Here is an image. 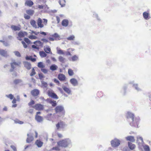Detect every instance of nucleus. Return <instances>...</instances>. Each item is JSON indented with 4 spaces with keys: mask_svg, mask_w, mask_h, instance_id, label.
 Wrapping results in <instances>:
<instances>
[{
    "mask_svg": "<svg viewBox=\"0 0 151 151\" xmlns=\"http://www.w3.org/2000/svg\"><path fill=\"white\" fill-rule=\"evenodd\" d=\"M55 112L56 113H63L64 114L65 111L63 107L61 106H57L55 109Z\"/></svg>",
    "mask_w": 151,
    "mask_h": 151,
    "instance_id": "nucleus-6",
    "label": "nucleus"
},
{
    "mask_svg": "<svg viewBox=\"0 0 151 151\" xmlns=\"http://www.w3.org/2000/svg\"><path fill=\"white\" fill-rule=\"evenodd\" d=\"M43 23L45 25H46L47 24V19H43Z\"/></svg>",
    "mask_w": 151,
    "mask_h": 151,
    "instance_id": "nucleus-60",
    "label": "nucleus"
},
{
    "mask_svg": "<svg viewBox=\"0 0 151 151\" xmlns=\"http://www.w3.org/2000/svg\"><path fill=\"white\" fill-rule=\"evenodd\" d=\"M0 54L5 57L8 56L7 51L4 50L0 49Z\"/></svg>",
    "mask_w": 151,
    "mask_h": 151,
    "instance_id": "nucleus-20",
    "label": "nucleus"
},
{
    "mask_svg": "<svg viewBox=\"0 0 151 151\" xmlns=\"http://www.w3.org/2000/svg\"><path fill=\"white\" fill-rule=\"evenodd\" d=\"M35 103V101L32 100H31L28 103V105L29 106L34 105Z\"/></svg>",
    "mask_w": 151,
    "mask_h": 151,
    "instance_id": "nucleus-51",
    "label": "nucleus"
},
{
    "mask_svg": "<svg viewBox=\"0 0 151 151\" xmlns=\"http://www.w3.org/2000/svg\"><path fill=\"white\" fill-rule=\"evenodd\" d=\"M59 3L61 6L63 7L65 6L66 1L65 0H60Z\"/></svg>",
    "mask_w": 151,
    "mask_h": 151,
    "instance_id": "nucleus-30",
    "label": "nucleus"
},
{
    "mask_svg": "<svg viewBox=\"0 0 151 151\" xmlns=\"http://www.w3.org/2000/svg\"><path fill=\"white\" fill-rule=\"evenodd\" d=\"M24 18L26 19H29L30 18V16H29L27 15L26 14H24Z\"/></svg>",
    "mask_w": 151,
    "mask_h": 151,
    "instance_id": "nucleus-56",
    "label": "nucleus"
},
{
    "mask_svg": "<svg viewBox=\"0 0 151 151\" xmlns=\"http://www.w3.org/2000/svg\"><path fill=\"white\" fill-rule=\"evenodd\" d=\"M143 16L145 19L146 20L148 19L149 18V14L146 12H144L143 14Z\"/></svg>",
    "mask_w": 151,
    "mask_h": 151,
    "instance_id": "nucleus-27",
    "label": "nucleus"
},
{
    "mask_svg": "<svg viewBox=\"0 0 151 151\" xmlns=\"http://www.w3.org/2000/svg\"><path fill=\"white\" fill-rule=\"evenodd\" d=\"M127 118L128 119H132V121L134 122V115L133 114L130 112H128L127 114Z\"/></svg>",
    "mask_w": 151,
    "mask_h": 151,
    "instance_id": "nucleus-12",
    "label": "nucleus"
},
{
    "mask_svg": "<svg viewBox=\"0 0 151 151\" xmlns=\"http://www.w3.org/2000/svg\"><path fill=\"white\" fill-rule=\"evenodd\" d=\"M57 52L58 54L60 55H64L65 54V52H64L63 50L60 49L58 50H57Z\"/></svg>",
    "mask_w": 151,
    "mask_h": 151,
    "instance_id": "nucleus-42",
    "label": "nucleus"
},
{
    "mask_svg": "<svg viewBox=\"0 0 151 151\" xmlns=\"http://www.w3.org/2000/svg\"><path fill=\"white\" fill-rule=\"evenodd\" d=\"M36 74V72L34 68H33L32 70V72L30 74V76H31L35 75Z\"/></svg>",
    "mask_w": 151,
    "mask_h": 151,
    "instance_id": "nucleus-47",
    "label": "nucleus"
},
{
    "mask_svg": "<svg viewBox=\"0 0 151 151\" xmlns=\"http://www.w3.org/2000/svg\"><path fill=\"white\" fill-rule=\"evenodd\" d=\"M70 143V141L67 139L62 140L58 142V144L60 146L65 147L68 146Z\"/></svg>",
    "mask_w": 151,
    "mask_h": 151,
    "instance_id": "nucleus-1",
    "label": "nucleus"
},
{
    "mask_svg": "<svg viewBox=\"0 0 151 151\" xmlns=\"http://www.w3.org/2000/svg\"><path fill=\"white\" fill-rule=\"evenodd\" d=\"M11 147L13 150L14 151H17V150L15 146L13 145L11 146Z\"/></svg>",
    "mask_w": 151,
    "mask_h": 151,
    "instance_id": "nucleus-57",
    "label": "nucleus"
},
{
    "mask_svg": "<svg viewBox=\"0 0 151 151\" xmlns=\"http://www.w3.org/2000/svg\"><path fill=\"white\" fill-rule=\"evenodd\" d=\"M31 34H35L36 35H37L38 34L40 33L39 32H36L34 31H31Z\"/></svg>",
    "mask_w": 151,
    "mask_h": 151,
    "instance_id": "nucleus-55",
    "label": "nucleus"
},
{
    "mask_svg": "<svg viewBox=\"0 0 151 151\" xmlns=\"http://www.w3.org/2000/svg\"><path fill=\"white\" fill-rule=\"evenodd\" d=\"M52 150H56L59 151L60 150V149L58 147H55L52 148Z\"/></svg>",
    "mask_w": 151,
    "mask_h": 151,
    "instance_id": "nucleus-58",
    "label": "nucleus"
},
{
    "mask_svg": "<svg viewBox=\"0 0 151 151\" xmlns=\"http://www.w3.org/2000/svg\"><path fill=\"white\" fill-rule=\"evenodd\" d=\"M22 43L24 47V48H27V45L25 42L24 41H22L21 42Z\"/></svg>",
    "mask_w": 151,
    "mask_h": 151,
    "instance_id": "nucleus-52",
    "label": "nucleus"
},
{
    "mask_svg": "<svg viewBox=\"0 0 151 151\" xmlns=\"http://www.w3.org/2000/svg\"><path fill=\"white\" fill-rule=\"evenodd\" d=\"M56 20L58 23H59L60 22V18L58 16L56 17Z\"/></svg>",
    "mask_w": 151,
    "mask_h": 151,
    "instance_id": "nucleus-62",
    "label": "nucleus"
},
{
    "mask_svg": "<svg viewBox=\"0 0 151 151\" xmlns=\"http://www.w3.org/2000/svg\"><path fill=\"white\" fill-rule=\"evenodd\" d=\"M44 50L47 53L49 54L50 53H52L51 52V49L48 46H45L44 48Z\"/></svg>",
    "mask_w": 151,
    "mask_h": 151,
    "instance_id": "nucleus-17",
    "label": "nucleus"
},
{
    "mask_svg": "<svg viewBox=\"0 0 151 151\" xmlns=\"http://www.w3.org/2000/svg\"><path fill=\"white\" fill-rule=\"evenodd\" d=\"M58 67V66L55 64L51 65L50 67V69L51 70L54 71L56 70Z\"/></svg>",
    "mask_w": 151,
    "mask_h": 151,
    "instance_id": "nucleus-31",
    "label": "nucleus"
},
{
    "mask_svg": "<svg viewBox=\"0 0 151 151\" xmlns=\"http://www.w3.org/2000/svg\"><path fill=\"white\" fill-rule=\"evenodd\" d=\"M37 66L38 67L41 68V69L42 68H44L45 67V65H44L43 63L42 62H40L38 63Z\"/></svg>",
    "mask_w": 151,
    "mask_h": 151,
    "instance_id": "nucleus-35",
    "label": "nucleus"
},
{
    "mask_svg": "<svg viewBox=\"0 0 151 151\" xmlns=\"http://www.w3.org/2000/svg\"><path fill=\"white\" fill-rule=\"evenodd\" d=\"M27 135L28 137L26 140L27 142L28 143H30L33 140L34 138L31 134H27Z\"/></svg>",
    "mask_w": 151,
    "mask_h": 151,
    "instance_id": "nucleus-13",
    "label": "nucleus"
},
{
    "mask_svg": "<svg viewBox=\"0 0 151 151\" xmlns=\"http://www.w3.org/2000/svg\"><path fill=\"white\" fill-rule=\"evenodd\" d=\"M54 81L55 83L58 84H60L59 81L57 79H56V78L54 79Z\"/></svg>",
    "mask_w": 151,
    "mask_h": 151,
    "instance_id": "nucleus-61",
    "label": "nucleus"
},
{
    "mask_svg": "<svg viewBox=\"0 0 151 151\" xmlns=\"http://www.w3.org/2000/svg\"><path fill=\"white\" fill-rule=\"evenodd\" d=\"M47 95L51 98L55 99H58V96L53 91L50 89L47 92Z\"/></svg>",
    "mask_w": 151,
    "mask_h": 151,
    "instance_id": "nucleus-3",
    "label": "nucleus"
},
{
    "mask_svg": "<svg viewBox=\"0 0 151 151\" xmlns=\"http://www.w3.org/2000/svg\"><path fill=\"white\" fill-rule=\"evenodd\" d=\"M78 57L76 55H74L71 58L72 60L73 61H75L78 60Z\"/></svg>",
    "mask_w": 151,
    "mask_h": 151,
    "instance_id": "nucleus-43",
    "label": "nucleus"
},
{
    "mask_svg": "<svg viewBox=\"0 0 151 151\" xmlns=\"http://www.w3.org/2000/svg\"><path fill=\"white\" fill-rule=\"evenodd\" d=\"M28 38L31 40H35L38 39V37L36 36L33 35H30L28 37Z\"/></svg>",
    "mask_w": 151,
    "mask_h": 151,
    "instance_id": "nucleus-40",
    "label": "nucleus"
},
{
    "mask_svg": "<svg viewBox=\"0 0 151 151\" xmlns=\"http://www.w3.org/2000/svg\"><path fill=\"white\" fill-rule=\"evenodd\" d=\"M52 37L54 38L55 40H59L60 36L57 33H55L52 35Z\"/></svg>",
    "mask_w": 151,
    "mask_h": 151,
    "instance_id": "nucleus-33",
    "label": "nucleus"
},
{
    "mask_svg": "<svg viewBox=\"0 0 151 151\" xmlns=\"http://www.w3.org/2000/svg\"><path fill=\"white\" fill-rule=\"evenodd\" d=\"M42 85L43 87L45 88L47 87L48 86L47 83L44 81L42 82Z\"/></svg>",
    "mask_w": 151,
    "mask_h": 151,
    "instance_id": "nucleus-48",
    "label": "nucleus"
},
{
    "mask_svg": "<svg viewBox=\"0 0 151 151\" xmlns=\"http://www.w3.org/2000/svg\"><path fill=\"white\" fill-rule=\"evenodd\" d=\"M24 40L28 45L30 44L31 43L30 40L27 38H24Z\"/></svg>",
    "mask_w": 151,
    "mask_h": 151,
    "instance_id": "nucleus-41",
    "label": "nucleus"
},
{
    "mask_svg": "<svg viewBox=\"0 0 151 151\" xmlns=\"http://www.w3.org/2000/svg\"><path fill=\"white\" fill-rule=\"evenodd\" d=\"M128 145L129 148L131 150H133L136 147L135 145L134 144L130 142H128Z\"/></svg>",
    "mask_w": 151,
    "mask_h": 151,
    "instance_id": "nucleus-23",
    "label": "nucleus"
},
{
    "mask_svg": "<svg viewBox=\"0 0 151 151\" xmlns=\"http://www.w3.org/2000/svg\"><path fill=\"white\" fill-rule=\"evenodd\" d=\"M30 23L33 27L36 28L37 27L36 22L34 20H32L30 22Z\"/></svg>",
    "mask_w": 151,
    "mask_h": 151,
    "instance_id": "nucleus-34",
    "label": "nucleus"
},
{
    "mask_svg": "<svg viewBox=\"0 0 151 151\" xmlns=\"http://www.w3.org/2000/svg\"><path fill=\"white\" fill-rule=\"evenodd\" d=\"M14 53L15 55L17 57H21V54L20 52L18 51H15L14 52Z\"/></svg>",
    "mask_w": 151,
    "mask_h": 151,
    "instance_id": "nucleus-50",
    "label": "nucleus"
},
{
    "mask_svg": "<svg viewBox=\"0 0 151 151\" xmlns=\"http://www.w3.org/2000/svg\"><path fill=\"white\" fill-rule=\"evenodd\" d=\"M144 149L145 151H150V148L148 145H145L143 146Z\"/></svg>",
    "mask_w": 151,
    "mask_h": 151,
    "instance_id": "nucleus-38",
    "label": "nucleus"
},
{
    "mask_svg": "<svg viewBox=\"0 0 151 151\" xmlns=\"http://www.w3.org/2000/svg\"><path fill=\"white\" fill-rule=\"evenodd\" d=\"M34 4L33 2L31 0H27L25 2V5L31 7Z\"/></svg>",
    "mask_w": 151,
    "mask_h": 151,
    "instance_id": "nucleus-15",
    "label": "nucleus"
},
{
    "mask_svg": "<svg viewBox=\"0 0 151 151\" xmlns=\"http://www.w3.org/2000/svg\"><path fill=\"white\" fill-rule=\"evenodd\" d=\"M11 28L12 30L16 31H19L21 29L20 26H17L15 25H12L11 26Z\"/></svg>",
    "mask_w": 151,
    "mask_h": 151,
    "instance_id": "nucleus-18",
    "label": "nucleus"
},
{
    "mask_svg": "<svg viewBox=\"0 0 151 151\" xmlns=\"http://www.w3.org/2000/svg\"><path fill=\"white\" fill-rule=\"evenodd\" d=\"M31 94L33 96H37L39 94V91L37 89H34L31 91Z\"/></svg>",
    "mask_w": 151,
    "mask_h": 151,
    "instance_id": "nucleus-11",
    "label": "nucleus"
},
{
    "mask_svg": "<svg viewBox=\"0 0 151 151\" xmlns=\"http://www.w3.org/2000/svg\"><path fill=\"white\" fill-rule=\"evenodd\" d=\"M39 54L42 57H45L47 55L43 51L40 52Z\"/></svg>",
    "mask_w": 151,
    "mask_h": 151,
    "instance_id": "nucleus-37",
    "label": "nucleus"
},
{
    "mask_svg": "<svg viewBox=\"0 0 151 151\" xmlns=\"http://www.w3.org/2000/svg\"><path fill=\"white\" fill-rule=\"evenodd\" d=\"M24 67L28 70H29L31 68V64L28 62H25L24 64Z\"/></svg>",
    "mask_w": 151,
    "mask_h": 151,
    "instance_id": "nucleus-25",
    "label": "nucleus"
},
{
    "mask_svg": "<svg viewBox=\"0 0 151 151\" xmlns=\"http://www.w3.org/2000/svg\"><path fill=\"white\" fill-rule=\"evenodd\" d=\"M32 107L34 108L36 110L38 111L42 110L44 109V107L43 105L41 104H35V105L32 106Z\"/></svg>",
    "mask_w": 151,
    "mask_h": 151,
    "instance_id": "nucleus-8",
    "label": "nucleus"
},
{
    "mask_svg": "<svg viewBox=\"0 0 151 151\" xmlns=\"http://www.w3.org/2000/svg\"><path fill=\"white\" fill-rule=\"evenodd\" d=\"M68 73L69 75L70 76H72L73 75L74 73L73 71L71 69L68 70Z\"/></svg>",
    "mask_w": 151,
    "mask_h": 151,
    "instance_id": "nucleus-44",
    "label": "nucleus"
},
{
    "mask_svg": "<svg viewBox=\"0 0 151 151\" xmlns=\"http://www.w3.org/2000/svg\"><path fill=\"white\" fill-rule=\"evenodd\" d=\"M70 83L74 86H76L78 84L77 80L74 78H72L70 80Z\"/></svg>",
    "mask_w": 151,
    "mask_h": 151,
    "instance_id": "nucleus-16",
    "label": "nucleus"
},
{
    "mask_svg": "<svg viewBox=\"0 0 151 151\" xmlns=\"http://www.w3.org/2000/svg\"><path fill=\"white\" fill-rule=\"evenodd\" d=\"M49 103L51 104L52 106L53 107H55L57 105L56 102L55 101L50 100L49 101Z\"/></svg>",
    "mask_w": 151,
    "mask_h": 151,
    "instance_id": "nucleus-32",
    "label": "nucleus"
},
{
    "mask_svg": "<svg viewBox=\"0 0 151 151\" xmlns=\"http://www.w3.org/2000/svg\"><path fill=\"white\" fill-rule=\"evenodd\" d=\"M32 58V56H27L26 57V59L27 60H31V59Z\"/></svg>",
    "mask_w": 151,
    "mask_h": 151,
    "instance_id": "nucleus-64",
    "label": "nucleus"
},
{
    "mask_svg": "<svg viewBox=\"0 0 151 151\" xmlns=\"http://www.w3.org/2000/svg\"><path fill=\"white\" fill-rule=\"evenodd\" d=\"M16 123H18V124H23V122H22V121H20L19 120L16 121Z\"/></svg>",
    "mask_w": 151,
    "mask_h": 151,
    "instance_id": "nucleus-63",
    "label": "nucleus"
},
{
    "mask_svg": "<svg viewBox=\"0 0 151 151\" xmlns=\"http://www.w3.org/2000/svg\"><path fill=\"white\" fill-rule=\"evenodd\" d=\"M66 126L65 123L63 121H60L56 125L57 129L58 130L64 129Z\"/></svg>",
    "mask_w": 151,
    "mask_h": 151,
    "instance_id": "nucleus-4",
    "label": "nucleus"
},
{
    "mask_svg": "<svg viewBox=\"0 0 151 151\" xmlns=\"http://www.w3.org/2000/svg\"><path fill=\"white\" fill-rule=\"evenodd\" d=\"M6 96L8 98H9L11 100L13 99L14 98V96L13 95H12V94H10L9 95H6Z\"/></svg>",
    "mask_w": 151,
    "mask_h": 151,
    "instance_id": "nucleus-49",
    "label": "nucleus"
},
{
    "mask_svg": "<svg viewBox=\"0 0 151 151\" xmlns=\"http://www.w3.org/2000/svg\"><path fill=\"white\" fill-rule=\"evenodd\" d=\"M58 78L60 81H64L65 80L66 77L64 74H60L58 75Z\"/></svg>",
    "mask_w": 151,
    "mask_h": 151,
    "instance_id": "nucleus-14",
    "label": "nucleus"
},
{
    "mask_svg": "<svg viewBox=\"0 0 151 151\" xmlns=\"http://www.w3.org/2000/svg\"><path fill=\"white\" fill-rule=\"evenodd\" d=\"M137 142L139 145L141 143H143L144 142L143 139L141 137H137Z\"/></svg>",
    "mask_w": 151,
    "mask_h": 151,
    "instance_id": "nucleus-22",
    "label": "nucleus"
},
{
    "mask_svg": "<svg viewBox=\"0 0 151 151\" xmlns=\"http://www.w3.org/2000/svg\"><path fill=\"white\" fill-rule=\"evenodd\" d=\"M125 139L127 141H129L132 142H134L135 141L134 137L132 136H129L126 137Z\"/></svg>",
    "mask_w": 151,
    "mask_h": 151,
    "instance_id": "nucleus-10",
    "label": "nucleus"
},
{
    "mask_svg": "<svg viewBox=\"0 0 151 151\" xmlns=\"http://www.w3.org/2000/svg\"><path fill=\"white\" fill-rule=\"evenodd\" d=\"M35 45H32V48L38 50L40 47H42L43 46V43L39 40H37L33 42Z\"/></svg>",
    "mask_w": 151,
    "mask_h": 151,
    "instance_id": "nucleus-2",
    "label": "nucleus"
},
{
    "mask_svg": "<svg viewBox=\"0 0 151 151\" xmlns=\"http://www.w3.org/2000/svg\"><path fill=\"white\" fill-rule=\"evenodd\" d=\"M22 80L20 79H16L15 80H14L13 81V83L15 85H16L17 84L19 83L22 82Z\"/></svg>",
    "mask_w": 151,
    "mask_h": 151,
    "instance_id": "nucleus-36",
    "label": "nucleus"
},
{
    "mask_svg": "<svg viewBox=\"0 0 151 151\" xmlns=\"http://www.w3.org/2000/svg\"><path fill=\"white\" fill-rule=\"evenodd\" d=\"M26 12L27 14L30 15H32L34 13V11L32 10H27Z\"/></svg>",
    "mask_w": 151,
    "mask_h": 151,
    "instance_id": "nucleus-39",
    "label": "nucleus"
},
{
    "mask_svg": "<svg viewBox=\"0 0 151 151\" xmlns=\"http://www.w3.org/2000/svg\"><path fill=\"white\" fill-rule=\"evenodd\" d=\"M41 71L44 73H47V70L46 69L44 68H42L41 69Z\"/></svg>",
    "mask_w": 151,
    "mask_h": 151,
    "instance_id": "nucleus-54",
    "label": "nucleus"
},
{
    "mask_svg": "<svg viewBox=\"0 0 151 151\" xmlns=\"http://www.w3.org/2000/svg\"><path fill=\"white\" fill-rule=\"evenodd\" d=\"M20 64V63L19 62L17 63L14 62L11 63V65L12 69L11 70V71H13L16 67L19 66Z\"/></svg>",
    "mask_w": 151,
    "mask_h": 151,
    "instance_id": "nucleus-9",
    "label": "nucleus"
},
{
    "mask_svg": "<svg viewBox=\"0 0 151 151\" xmlns=\"http://www.w3.org/2000/svg\"><path fill=\"white\" fill-rule=\"evenodd\" d=\"M58 59L59 61L62 63H64L65 62V58L62 56H59L58 58Z\"/></svg>",
    "mask_w": 151,
    "mask_h": 151,
    "instance_id": "nucleus-29",
    "label": "nucleus"
},
{
    "mask_svg": "<svg viewBox=\"0 0 151 151\" xmlns=\"http://www.w3.org/2000/svg\"><path fill=\"white\" fill-rule=\"evenodd\" d=\"M63 88L64 91H65L68 94H70V93L71 91L68 88L65 86H64L63 87Z\"/></svg>",
    "mask_w": 151,
    "mask_h": 151,
    "instance_id": "nucleus-28",
    "label": "nucleus"
},
{
    "mask_svg": "<svg viewBox=\"0 0 151 151\" xmlns=\"http://www.w3.org/2000/svg\"><path fill=\"white\" fill-rule=\"evenodd\" d=\"M75 37L74 35H72L67 38V39L69 40H74Z\"/></svg>",
    "mask_w": 151,
    "mask_h": 151,
    "instance_id": "nucleus-45",
    "label": "nucleus"
},
{
    "mask_svg": "<svg viewBox=\"0 0 151 151\" xmlns=\"http://www.w3.org/2000/svg\"><path fill=\"white\" fill-rule=\"evenodd\" d=\"M120 141L117 139H114L111 141V146L113 147H118L120 144Z\"/></svg>",
    "mask_w": 151,
    "mask_h": 151,
    "instance_id": "nucleus-7",
    "label": "nucleus"
},
{
    "mask_svg": "<svg viewBox=\"0 0 151 151\" xmlns=\"http://www.w3.org/2000/svg\"><path fill=\"white\" fill-rule=\"evenodd\" d=\"M35 144L38 147H41L43 143L40 140H37L35 142Z\"/></svg>",
    "mask_w": 151,
    "mask_h": 151,
    "instance_id": "nucleus-24",
    "label": "nucleus"
},
{
    "mask_svg": "<svg viewBox=\"0 0 151 151\" xmlns=\"http://www.w3.org/2000/svg\"><path fill=\"white\" fill-rule=\"evenodd\" d=\"M28 35L27 33L26 32H19L18 34L17 38L20 41L22 40V38L24 37L25 36H27Z\"/></svg>",
    "mask_w": 151,
    "mask_h": 151,
    "instance_id": "nucleus-5",
    "label": "nucleus"
},
{
    "mask_svg": "<svg viewBox=\"0 0 151 151\" xmlns=\"http://www.w3.org/2000/svg\"><path fill=\"white\" fill-rule=\"evenodd\" d=\"M41 40L45 43H47L48 42L47 40L44 38L42 39Z\"/></svg>",
    "mask_w": 151,
    "mask_h": 151,
    "instance_id": "nucleus-59",
    "label": "nucleus"
},
{
    "mask_svg": "<svg viewBox=\"0 0 151 151\" xmlns=\"http://www.w3.org/2000/svg\"><path fill=\"white\" fill-rule=\"evenodd\" d=\"M69 24V21L67 19H64L63 20L61 23L62 25L64 27H66L68 26Z\"/></svg>",
    "mask_w": 151,
    "mask_h": 151,
    "instance_id": "nucleus-19",
    "label": "nucleus"
},
{
    "mask_svg": "<svg viewBox=\"0 0 151 151\" xmlns=\"http://www.w3.org/2000/svg\"><path fill=\"white\" fill-rule=\"evenodd\" d=\"M38 76L40 79L41 80L43 78H44V75L42 73L39 74Z\"/></svg>",
    "mask_w": 151,
    "mask_h": 151,
    "instance_id": "nucleus-53",
    "label": "nucleus"
},
{
    "mask_svg": "<svg viewBox=\"0 0 151 151\" xmlns=\"http://www.w3.org/2000/svg\"><path fill=\"white\" fill-rule=\"evenodd\" d=\"M35 118L36 120L39 122H41L43 120V118L38 115H36Z\"/></svg>",
    "mask_w": 151,
    "mask_h": 151,
    "instance_id": "nucleus-26",
    "label": "nucleus"
},
{
    "mask_svg": "<svg viewBox=\"0 0 151 151\" xmlns=\"http://www.w3.org/2000/svg\"><path fill=\"white\" fill-rule=\"evenodd\" d=\"M97 96L99 98H100L103 96V93L101 91H99L97 93Z\"/></svg>",
    "mask_w": 151,
    "mask_h": 151,
    "instance_id": "nucleus-46",
    "label": "nucleus"
},
{
    "mask_svg": "<svg viewBox=\"0 0 151 151\" xmlns=\"http://www.w3.org/2000/svg\"><path fill=\"white\" fill-rule=\"evenodd\" d=\"M42 19L39 18L37 22L38 26L40 28H42L44 27V25L42 24Z\"/></svg>",
    "mask_w": 151,
    "mask_h": 151,
    "instance_id": "nucleus-21",
    "label": "nucleus"
}]
</instances>
